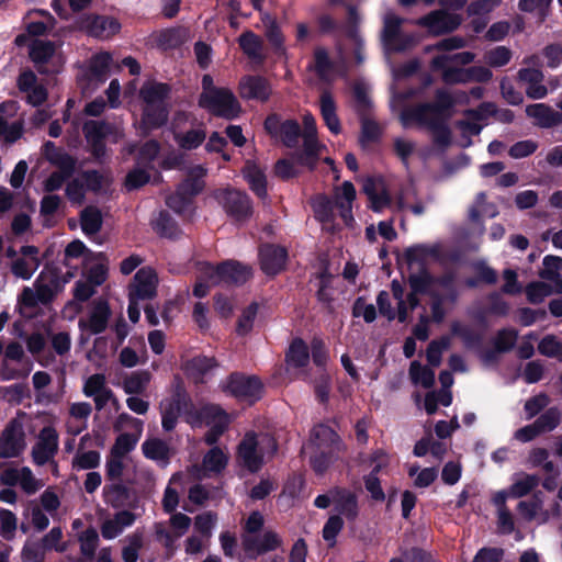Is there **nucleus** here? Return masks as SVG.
<instances>
[{"mask_svg": "<svg viewBox=\"0 0 562 562\" xmlns=\"http://www.w3.org/2000/svg\"><path fill=\"white\" fill-rule=\"evenodd\" d=\"M139 95L145 103L142 126L151 130L164 125L169 115L170 87L156 81L146 82L140 88Z\"/></svg>", "mask_w": 562, "mask_h": 562, "instance_id": "obj_1", "label": "nucleus"}, {"mask_svg": "<svg viewBox=\"0 0 562 562\" xmlns=\"http://www.w3.org/2000/svg\"><path fill=\"white\" fill-rule=\"evenodd\" d=\"M311 464L315 472L322 474L337 458L342 449L339 436L325 424L316 425L311 432Z\"/></svg>", "mask_w": 562, "mask_h": 562, "instance_id": "obj_2", "label": "nucleus"}, {"mask_svg": "<svg viewBox=\"0 0 562 562\" xmlns=\"http://www.w3.org/2000/svg\"><path fill=\"white\" fill-rule=\"evenodd\" d=\"M403 22L404 19L393 12L384 14L381 42L385 53H402L415 46V37L403 32Z\"/></svg>", "mask_w": 562, "mask_h": 562, "instance_id": "obj_3", "label": "nucleus"}, {"mask_svg": "<svg viewBox=\"0 0 562 562\" xmlns=\"http://www.w3.org/2000/svg\"><path fill=\"white\" fill-rule=\"evenodd\" d=\"M58 279L41 273L33 286H25L19 295L18 303L21 306L33 308L37 304H47L58 292Z\"/></svg>", "mask_w": 562, "mask_h": 562, "instance_id": "obj_4", "label": "nucleus"}, {"mask_svg": "<svg viewBox=\"0 0 562 562\" xmlns=\"http://www.w3.org/2000/svg\"><path fill=\"white\" fill-rule=\"evenodd\" d=\"M199 103L212 113L226 119L237 116L240 111L235 95L231 90L225 88L202 92L200 94Z\"/></svg>", "mask_w": 562, "mask_h": 562, "instance_id": "obj_5", "label": "nucleus"}, {"mask_svg": "<svg viewBox=\"0 0 562 562\" xmlns=\"http://www.w3.org/2000/svg\"><path fill=\"white\" fill-rule=\"evenodd\" d=\"M172 389L173 393L171 398L161 403L162 428L167 431L176 427L178 417L183 411H187L190 402L180 376H175Z\"/></svg>", "mask_w": 562, "mask_h": 562, "instance_id": "obj_6", "label": "nucleus"}, {"mask_svg": "<svg viewBox=\"0 0 562 562\" xmlns=\"http://www.w3.org/2000/svg\"><path fill=\"white\" fill-rule=\"evenodd\" d=\"M251 276V267L238 261H227L217 267L206 266V277L212 284L240 285L248 281Z\"/></svg>", "mask_w": 562, "mask_h": 562, "instance_id": "obj_7", "label": "nucleus"}, {"mask_svg": "<svg viewBox=\"0 0 562 562\" xmlns=\"http://www.w3.org/2000/svg\"><path fill=\"white\" fill-rule=\"evenodd\" d=\"M77 27L90 37L105 41L121 31V23L113 16L86 14L79 19Z\"/></svg>", "mask_w": 562, "mask_h": 562, "instance_id": "obj_8", "label": "nucleus"}, {"mask_svg": "<svg viewBox=\"0 0 562 562\" xmlns=\"http://www.w3.org/2000/svg\"><path fill=\"white\" fill-rule=\"evenodd\" d=\"M214 196L224 207L226 213L236 221L246 220L252 214V206L249 198L246 193L237 189L226 188L217 190L214 193Z\"/></svg>", "mask_w": 562, "mask_h": 562, "instance_id": "obj_9", "label": "nucleus"}, {"mask_svg": "<svg viewBox=\"0 0 562 562\" xmlns=\"http://www.w3.org/2000/svg\"><path fill=\"white\" fill-rule=\"evenodd\" d=\"M25 448V434L20 419H11L0 434V459L19 457Z\"/></svg>", "mask_w": 562, "mask_h": 562, "instance_id": "obj_10", "label": "nucleus"}, {"mask_svg": "<svg viewBox=\"0 0 562 562\" xmlns=\"http://www.w3.org/2000/svg\"><path fill=\"white\" fill-rule=\"evenodd\" d=\"M416 23L426 27L432 35L438 36L457 30L462 23V18L442 8L422 16Z\"/></svg>", "mask_w": 562, "mask_h": 562, "instance_id": "obj_11", "label": "nucleus"}, {"mask_svg": "<svg viewBox=\"0 0 562 562\" xmlns=\"http://www.w3.org/2000/svg\"><path fill=\"white\" fill-rule=\"evenodd\" d=\"M236 461L249 472H258L263 464V454L255 432H247L237 447Z\"/></svg>", "mask_w": 562, "mask_h": 562, "instance_id": "obj_12", "label": "nucleus"}, {"mask_svg": "<svg viewBox=\"0 0 562 562\" xmlns=\"http://www.w3.org/2000/svg\"><path fill=\"white\" fill-rule=\"evenodd\" d=\"M304 131V150L294 155L299 165L306 166L312 169L318 158L319 145L316 138V124L311 114H305L303 117Z\"/></svg>", "mask_w": 562, "mask_h": 562, "instance_id": "obj_13", "label": "nucleus"}, {"mask_svg": "<svg viewBox=\"0 0 562 562\" xmlns=\"http://www.w3.org/2000/svg\"><path fill=\"white\" fill-rule=\"evenodd\" d=\"M158 277L150 267L139 269L128 286V297L151 300L157 294Z\"/></svg>", "mask_w": 562, "mask_h": 562, "instance_id": "obj_14", "label": "nucleus"}, {"mask_svg": "<svg viewBox=\"0 0 562 562\" xmlns=\"http://www.w3.org/2000/svg\"><path fill=\"white\" fill-rule=\"evenodd\" d=\"M82 393L87 397H91L94 408L100 412L109 402H115L113 391L106 384V378L103 373H94L90 375L83 383Z\"/></svg>", "mask_w": 562, "mask_h": 562, "instance_id": "obj_15", "label": "nucleus"}, {"mask_svg": "<svg viewBox=\"0 0 562 562\" xmlns=\"http://www.w3.org/2000/svg\"><path fill=\"white\" fill-rule=\"evenodd\" d=\"M448 117L449 115H445L431 103H425L405 111L402 114V122L404 126H408L409 121H416L431 131L443 124Z\"/></svg>", "mask_w": 562, "mask_h": 562, "instance_id": "obj_16", "label": "nucleus"}, {"mask_svg": "<svg viewBox=\"0 0 562 562\" xmlns=\"http://www.w3.org/2000/svg\"><path fill=\"white\" fill-rule=\"evenodd\" d=\"M58 451V434L53 427H44L32 448V458L37 465L50 462Z\"/></svg>", "mask_w": 562, "mask_h": 562, "instance_id": "obj_17", "label": "nucleus"}, {"mask_svg": "<svg viewBox=\"0 0 562 562\" xmlns=\"http://www.w3.org/2000/svg\"><path fill=\"white\" fill-rule=\"evenodd\" d=\"M226 387L232 395L249 402L258 400L262 392V383L257 376H246L239 373L229 376Z\"/></svg>", "mask_w": 562, "mask_h": 562, "instance_id": "obj_18", "label": "nucleus"}, {"mask_svg": "<svg viewBox=\"0 0 562 562\" xmlns=\"http://www.w3.org/2000/svg\"><path fill=\"white\" fill-rule=\"evenodd\" d=\"M16 257L10 263V269L15 278L30 280L41 266L40 250L35 246H22Z\"/></svg>", "mask_w": 562, "mask_h": 562, "instance_id": "obj_19", "label": "nucleus"}, {"mask_svg": "<svg viewBox=\"0 0 562 562\" xmlns=\"http://www.w3.org/2000/svg\"><path fill=\"white\" fill-rule=\"evenodd\" d=\"M517 80L524 85L526 95L529 99H543L548 94V89L543 85L544 75L537 67H525L518 70Z\"/></svg>", "mask_w": 562, "mask_h": 562, "instance_id": "obj_20", "label": "nucleus"}, {"mask_svg": "<svg viewBox=\"0 0 562 562\" xmlns=\"http://www.w3.org/2000/svg\"><path fill=\"white\" fill-rule=\"evenodd\" d=\"M259 258L262 271L269 276H276L284 269L288 251L284 247L266 244L260 247Z\"/></svg>", "mask_w": 562, "mask_h": 562, "instance_id": "obj_21", "label": "nucleus"}, {"mask_svg": "<svg viewBox=\"0 0 562 562\" xmlns=\"http://www.w3.org/2000/svg\"><path fill=\"white\" fill-rule=\"evenodd\" d=\"M280 537L271 530L262 536L245 535L243 537V547L251 557H257L268 551H272L281 546Z\"/></svg>", "mask_w": 562, "mask_h": 562, "instance_id": "obj_22", "label": "nucleus"}, {"mask_svg": "<svg viewBox=\"0 0 562 562\" xmlns=\"http://www.w3.org/2000/svg\"><path fill=\"white\" fill-rule=\"evenodd\" d=\"M239 94L246 100L265 102L271 94L269 81L260 76H246L239 82Z\"/></svg>", "mask_w": 562, "mask_h": 562, "instance_id": "obj_23", "label": "nucleus"}, {"mask_svg": "<svg viewBox=\"0 0 562 562\" xmlns=\"http://www.w3.org/2000/svg\"><path fill=\"white\" fill-rule=\"evenodd\" d=\"M525 112L541 128H550L562 123V114L544 103L529 104Z\"/></svg>", "mask_w": 562, "mask_h": 562, "instance_id": "obj_24", "label": "nucleus"}, {"mask_svg": "<svg viewBox=\"0 0 562 562\" xmlns=\"http://www.w3.org/2000/svg\"><path fill=\"white\" fill-rule=\"evenodd\" d=\"M111 63L112 56L108 52H101L90 59L86 77L89 86H92L91 90L106 80Z\"/></svg>", "mask_w": 562, "mask_h": 562, "instance_id": "obj_25", "label": "nucleus"}, {"mask_svg": "<svg viewBox=\"0 0 562 562\" xmlns=\"http://www.w3.org/2000/svg\"><path fill=\"white\" fill-rule=\"evenodd\" d=\"M111 311L108 302L99 300L93 303V308L87 321L80 319L79 327L88 329L91 334H100L105 330Z\"/></svg>", "mask_w": 562, "mask_h": 562, "instance_id": "obj_26", "label": "nucleus"}, {"mask_svg": "<svg viewBox=\"0 0 562 562\" xmlns=\"http://www.w3.org/2000/svg\"><path fill=\"white\" fill-rule=\"evenodd\" d=\"M356 199V189L349 181H345L340 189H336L333 206L339 210V214L346 225H350L353 221L351 210L352 202Z\"/></svg>", "mask_w": 562, "mask_h": 562, "instance_id": "obj_27", "label": "nucleus"}, {"mask_svg": "<svg viewBox=\"0 0 562 562\" xmlns=\"http://www.w3.org/2000/svg\"><path fill=\"white\" fill-rule=\"evenodd\" d=\"M243 53L256 64H262L266 59L263 41L251 31H245L238 38Z\"/></svg>", "mask_w": 562, "mask_h": 562, "instance_id": "obj_28", "label": "nucleus"}, {"mask_svg": "<svg viewBox=\"0 0 562 562\" xmlns=\"http://www.w3.org/2000/svg\"><path fill=\"white\" fill-rule=\"evenodd\" d=\"M136 519L135 514L128 510L116 513L113 518L106 519L101 526L102 537L113 539L117 537L125 527L131 526Z\"/></svg>", "mask_w": 562, "mask_h": 562, "instance_id": "obj_29", "label": "nucleus"}, {"mask_svg": "<svg viewBox=\"0 0 562 562\" xmlns=\"http://www.w3.org/2000/svg\"><path fill=\"white\" fill-rule=\"evenodd\" d=\"M543 268L538 272L542 280L552 281L555 294H562V258L558 256H546L542 261Z\"/></svg>", "mask_w": 562, "mask_h": 562, "instance_id": "obj_30", "label": "nucleus"}, {"mask_svg": "<svg viewBox=\"0 0 562 562\" xmlns=\"http://www.w3.org/2000/svg\"><path fill=\"white\" fill-rule=\"evenodd\" d=\"M83 133L87 139L103 140L112 135L113 140L117 142L122 137L121 131L115 125L104 121H89L85 123Z\"/></svg>", "mask_w": 562, "mask_h": 562, "instance_id": "obj_31", "label": "nucleus"}, {"mask_svg": "<svg viewBox=\"0 0 562 562\" xmlns=\"http://www.w3.org/2000/svg\"><path fill=\"white\" fill-rule=\"evenodd\" d=\"M319 108L322 117L334 134L340 133V121L336 113V103L333 94L328 90H324L319 98Z\"/></svg>", "mask_w": 562, "mask_h": 562, "instance_id": "obj_32", "label": "nucleus"}, {"mask_svg": "<svg viewBox=\"0 0 562 562\" xmlns=\"http://www.w3.org/2000/svg\"><path fill=\"white\" fill-rule=\"evenodd\" d=\"M363 192L368 195L371 209L374 212H381L390 204V198L380 181L368 178L363 182Z\"/></svg>", "mask_w": 562, "mask_h": 562, "instance_id": "obj_33", "label": "nucleus"}, {"mask_svg": "<svg viewBox=\"0 0 562 562\" xmlns=\"http://www.w3.org/2000/svg\"><path fill=\"white\" fill-rule=\"evenodd\" d=\"M175 140L178 146L186 150H191L199 147L206 137L205 128L202 124L191 125L190 128L184 131H177Z\"/></svg>", "mask_w": 562, "mask_h": 562, "instance_id": "obj_34", "label": "nucleus"}, {"mask_svg": "<svg viewBox=\"0 0 562 562\" xmlns=\"http://www.w3.org/2000/svg\"><path fill=\"white\" fill-rule=\"evenodd\" d=\"M333 503L336 510L346 518L353 520L358 515V505L356 496L346 490L333 491Z\"/></svg>", "mask_w": 562, "mask_h": 562, "instance_id": "obj_35", "label": "nucleus"}, {"mask_svg": "<svg viewBox=\"0 0 562 562\" xmlns=\"http://www.w3.org/2000/svg\"><path fill=\"white\" fill-rule=\"evenodd\" d=\"M206 175V168L202 165L194 166L189 169L187 178L178 186V188L192 200L204 188L203 177Z\"/></svg>", "mask_w": 562, "mask_h": 562, "instance_id": "obj_36", "label": "nucleus"}, {"mask_svg": "<svg viewBox=\"0 0 562 562\" xmlns=\"http://www.w3.org/2000/svg\"><path fill=\"white\" fill-rule=\"evenodd\" d=\"M439 252L440 248L437 245H416L407 248L404 252V257L409 268H413V266L416 265L419 270L424 268V263L427 258L437 257Z\"/></svg>", "mask_w": 562, "mask_h": 562, "instance_id": "obj_37", "label": "nucleus"}, {"mask_svg": "<svg viewBox=\"0 0 562 562\" xmlns=\"http://www.w3.org/2000/svg\"><path fill=\"white\" fill-rule=\"evenodd\" d=\"M55 53V45L52 42L35 40L32 43L30 56L32 60L37 65V70L42 74H46L49 70L45 64L53 57Z\"/></svg>", "mask_w": 562, "mask_h": 562, "instance_id": "obj_38", "label": "nucleus"}, {"mask_svg": "<svg viewBox=\"0 0 562 562\" xmlns=\"http://www.w3.org/2000/svg\"><path fill=\"white\" fill-rule=\"evenodd\" d=\"M188 422L192 425H211L226 420L224 412L216 405H205L194 413L187 412Z\"/></svg>", "mask_w": 562, "mask_h": 562, "instance_id": "obj_39", "label": "nucleus"}, {"mask_svg": "<svg viewBox=\"0 0 562 562\" xmlns=\"http://www.w3.org/2000/svg\"><path fill=\"white\" fill-rule=\"evenodd\" d=\"M540 483V477L536 474L519 473L514 483L509 486L508 493L514 498H521L531 493Z\"/></svg>", "mask_w": 562, "mask_h": 562, "instance_id": "obj_40", "label": "nucleus"}, {"mask_svg": "<svg viewBox=\"0 0 562 562\" xmlns=\"http://www.w3.org/2000/svg\"><path fill=\"white\" fill-rule=\"evenodd\" d=\"M81 558L74 562H91L94 559L99 546V535L94 528H89L78 536Z\"/></svg>", "mask_w": 562, "mask_h": 562, "instance_id": "obj_41", "label": "nucleus"}, {"mask_svg": "<svg viewBox=\"0 0 562 562\" xmlns=\"http://www.w3.org/2000/svg\"><path fill=\"white\" fill-rule=\"evenodd\" d=\"M151 380V373L147 370L134 371L123 379V390L126 394H142L146 391Z\"/></svg>", "mask_w": 562, "mask_h": 562, "instance_id": "obj_42", "label": "nucleus"}, {"mask_svg": "<svg viewBox=\"0 0 562 562\" xmlns=\"http://www.w3.org/2000/svg\"><path fill=\"white\" fill-rule=\"evenodd\" d=\"M310 353L307 345L301 339L295 338L285 355V361L288 366L294 368H302L308 363Z\"/></svg>", "mask_w": 562, "mask_h": 562, "instance_id": "obj_43", "label": "nucleus"}, {"mask_svg": "<svg viewBox=\"0 0 562 562\" xmlns=\"http://www.w3.org/2000/svg\"><path fill=\"white\" fill-rule=\"evenodd\" d=\"M189 32L183 27H173L161 31L157 36V44L164 49L176 48L187 42Z\"/></svg>", "mask_w": 562, "mask_h": 562, "instance_id": "obj_44", "label": "nucleus"}, {"mask_svg": "<svg viewBox=\"0 0 562 562\" xmlns=\"http://www.w3.org/2000/svg\"><path fill=\"white\" fill-rule=\"evenodd\" d=\"M102 214L95 206H87L80 213V225L85 234L94 235L102 227Z\"/></svg>", "mask_w": 562, "mask_h": 562, "instance_id": "obj_45", "label": "nucleus"}, {"mask_svg": "<svg viewBox=\"0 0 562 562\" xmlns=\"http://www.w3.org/2000/svg\"><path fill=\"white\" fill-rule=\"evenodd\" d=\"M142 449L146 458L155 461L167 462L170 456L169 446L158 438L147 439Z\"/></svg>", "mask_w": 562, "mask_h": 562, "instance_id": "obj_46", "label": "nucleus"}, {"mask_svg": "<svg viewBox=\"0 0 562 562\" xmlns=\"http://www.w3.org/2000/svg\"><path fill=\"white\" fill-rule=\"evenodd\" d=\"M215 367V361L206 357H195L183 364L186 373L195 382L201 381L202 376Z\"/></svg>", "mask_w": 562, "mask_h": 562, "instance_id": "obj_47", "label": "nucleus"}, {"mask_svg": "<svg viewBox=\"0 0 562 562\" xmlns=\"http://www.w3.org/2000/svg\"><path fill=\"white\" fill-rule=\"evenodd\" d=\"M244 173L256 194L260 198H265L267 195V189L266 177L262 170L256 164L248 161Z\"/></svg>", "mask_w": 562, "mask_h": 562, "instance_id": "obj_48", "label": "nucleus"}, {"mask_svg": "<svg viewBox=\"0 0 562 562\" xmlns=\"http://www.w3.org/2000/svg\"><path fill=\"white\" fill-rule=\"evenodd\" d=\"M151 226L161 237L173 238L179 234L177 223L166 211L159 212L158 216L151 222Z\"/></svg>", "mask_w": 562, "mask_h": 562, "instance_id": "obj_49", "label": "nucleus"}, {"mask_svg": "<svg viewBox=\"0 0 562 562\" xmlns=\"http://www.w3.org/2000/svg\"><path fill=\"white\" fill-rule=\"evenodd\" d=\"M155 538L166 548V554L168 558L172 557L176 552V541L179 536L176 532L169 530L164 522H157L154 525Z\"/></svg>", "mask_w": 562, "mask_h": 562, "instance_id": "obj_50", "label": "nucleus"}, {"mask_svg": "<svg viewBox=\"0 0 562 562\" xmlns=\"http://www.w3.org/2000/svg\"><path fill=\"white\" fill-rule=\"evenodd\" d=\"M106 495L114 507L128 505L132 498L131 490L120 481L113 482L106 487Z\"/></svg>", "mask_w": 562, "mask_h": 562, "instance_id": "obj_51", "label": "nucleus"}, {"mask_svg": "<svg viewBox=\"0 0 562 562\" xmlns=\"http://www.w3.org/2000/svg\"><path fill=\"white\" fill-rule=\"evenodd\" d=\"M538 351L544 357L562 362V341L555 335H546L538 344Z\"/></svg>", "mask_w": 562, "mask_h": 562, "instance_id": "obj_52", "label": "nucleus"}, {"mask_svg": "<svg viewBox=\"0 0 562 562\" xmlns=\"http://www.w3.org/2000/svg\"><path fill=\"white\" fill-rule=\"evenodd\" d=\"M561 422L562 412L558 407H550L535 420L541 435L552 431L561 424Z\"/></svg>", "mask_w": 562, "mask_h": 562, "instance_id": "obj_53", "label": "nucleus"}, {"mask_svg": "<svg viewBox=\"0 0 562 562\" xmlns=\"http://www.w3.org/2000/svg\"><path fill=\"white\" fill-rule=\"evenodd\" d=\"M528 301L531 304L541 303L547 296L555 293L554 285H550L543 281H535L529 283L525 289Z\"/></svg>", "mask_w": 562, "mask_h": 562, "instance_id": "obj_54", "label": "nucleus"}, {"mask_svg": "<svg viewBox=\"0 0 562 562\" xmlns=\"http://www.w3.org/2000/svg\"><path fill=\"white\" fill-rule=\"evenodd\" d=\"M451 333L459 337L468 348L474 347L481 341V335L474 328L460 322H452Z\"/></svg>", "mask_w": 562, "mask_h": 562, "instance_id": "obj_55", "label": "nucleus"}, {"mask_svg": "<svg viewBox=\"0 0 562 562\" xmlns=\"http://www.w3.org/2000/svg\"><path fill=\"white\" fill-rule=\"evenodd\" d=\"M261 21L266 29L265 35L267 40L274 48L281 49L283 47V35L276 19L272 18L269 13H263Z\"/></svg>", "mask_w": 562, "mask_h": 562, "instance_id": "obj_56", "label": "nucleus"}, {"mask_svg": "<svg viewBox=\"0 0 562 562\" xmlns=\"http://www.w3.org/2000/svg\"><path fill=\"white\" fill-rule=\"evenodd\" d=\"M228 457L218 448H212L203 458L204 471L221 472L227 464Z\"/></svg>", "mask_w": 562, "mask_h": 562, "instance_id": "obj_57", "label": "nucleus"}, {"mask_svg": "<svg viewBox=\"0 0 562 562\" xmlns=\"http://www.w3.org/2000/svg\"><path fill=\"white\" fill-rule=\"evenodd\" d=\"M518 331L514 328H504L497 331L494 338V348L497 352H508L517 341Z\"/></svg>", "mask_w": 562, "mask_h": 562, "instance_id": "obj_58", "label": "nucleus"}, {"mask_svg": "<svg viewBox=\"0 0 562 562\" xmlns=\"http://www.w3.org/2000/svg\"><path fill=\"white\" fill-rule=\"evenodd\" d=\"M258 310V303L252 302L243 311L236 326V331L238 335H247L252 329L254 321L257 316Z\"/></svg>", "mask_w": 562, "mask_h": 562, "instance_id": "obj_59", "label": "nucleus"}, {"mask_svg": "<svg viewBox=\"0 0 562 562\" xmlns=\"http://www.w3.org/2000/svg\"><path fill=\"white\" fill-rule=\"evenodd\" d=\"M451 340L449 337H441L440 339L432 340L427 348V361L432 367H439L441 363V355L445 350L449 349Z\"/></svg>", "mask_w": 562, "mask_h": 562, "instance_id": "obj_60", "label": "nucleus"}, {"mask_svg": "<svg viewBox=\"0 0 562 562\" xmlns=\"http://www.w3.org/2000/svg\"><path fill=\"white\" fill-rule=\"evenodd\" d=\"M301 135V127L294 120H286L280 126V138L286 147H294Z\"/></svg>", "mask_w": 562, "mask_h": 562, "instance_id": "obj_61", "label": "nucleus"}, {"mask_svg": "<svg viewBox=\"0 0 562 562\" xmlns=\"http://www.w3.org/2000/svg\"><path fill=\"white\" fill-rule=\"evenodd\" d=\"M432 282V277L425 268H422L418 271L413 272L408 276V283L411 290H413L414 292L426 293L429 290Z\"/></svg>", "mask_w": 562, "mask_h": 562, "instance_id": "obj_62", "label": "nucleus"}, {"mask_svg": "<svg viewBox=\"0 0 562 562\" xmlns=\"http://www.w3.org/2000/svg\"><path fill=\"white\" fill-rule=\"evenodd\" d=\"M315 216L323 223H330L334 220L333 202L325 195H318L313 202Z\"/></svg>", "mask_w": 562, "mask_h": 562, "instance_id": "obj_63", "label": "nucleus"}, {"mask_svg": "<svg viewBox=\"0 0 562 562\" xmlns=\"http://www.w3.org/2000/svg\"><path fill=\"white\" fill-rule=\"evenodd\" d=\"M513 53L506 46H497L484 55L485 63L491 67H502L509 63Z\"/></svg>", "mask_w": 562, "mask_h": 562, "instance_id": "obj_64", "label": "nucleus"}]
</instances>
